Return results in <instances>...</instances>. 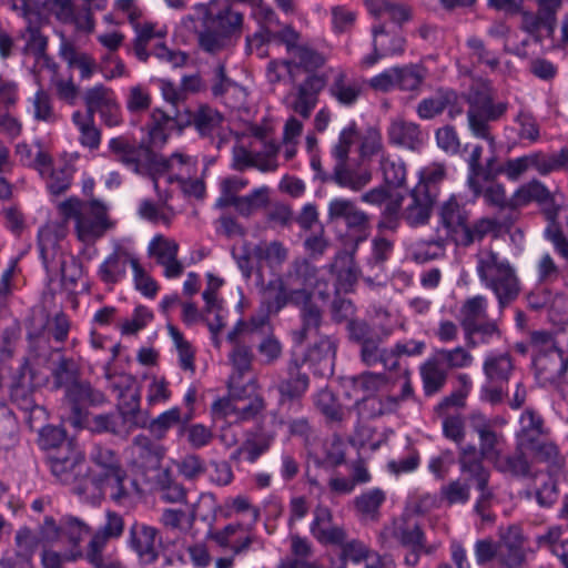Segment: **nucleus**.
<instances>
[{
	"instance_id": "obj_1",
	"label": "nucleus",
	"mask_w": 568,
	"mask_h": 568,
	"mask_svg": "<svg viewBox=\"0 0 568 568\" xmlns=\"http://www.w3.org/2000/svg\"><path fill=\"white\" fill-rule=\"evenodd\" d=\"M108 148L116 162L138 175L150 178L155 189L161 179L173 183L176 178L190 175L196 165V160L183 152H175L164 159L149 145L131 141L124 135L112 138Z\"/></svg>"
},
{
	"instance_id": "obj_2",
	"label": "nucleus",
	"mask_w": 568,
	"mask_h": 568,
	"mask_svg": "<svg viewBox=\"0 0 568 568\" xmlns=\"http://www.w3.org/2000/svg\"><path fill=\"white\" fill-rule=\"evenodd\" d=\"M194 13L183 18L185 27L195 19L202 20V29L196 30L200 48L211 54H217L232 45V37L240 33L243 24L242 13L226 8L216 14H212L209 7L199 3Z\"/></svg>"
},
{
	"instance_id": "obj_3",
	"label": "nucleus",
	"mask_w": 568,
	"mask_h": 568,
	"mask_svg": "<svg viewBox=\"0 0 568 568\" xmlns=\"http://www.w3.org/2000/svg\"><path fill=\"white\" fill-rule=\"evenodd\" d=\"M475 258L480 283L495 294L500 308L517 298L520 282L515 267L506 257L490 248H481Z\"/></svg>"
},
{
	"instance_id": "obj_4",
	"label": "nucleus",
	"mask_w": 568,
	"mask_h": 568,
	"mask_svg": "<svg viewBox=\"0 0 568 568\" xmlns=\"http://www.w3.org/2000/svg\"><path fill=\"white\" fill-rule=\"evenodd\" d=\"M313 294L307 290H286L281 286V292L270 297L267 308L270 312H280L286 305H294L301 310L300 317L302 322L301 328L292 333L293 341L297 345L324 333L323 313L321 308L312 303Z\"/></svg>"
},
{
	"instance_id": "obj_5",
	"label": "nucleus",
	"mask_w": 568,
	"mask_h": 568,
	"mask_svg": "<svg viewBox=\"0 0 568 568\" xmlns=\"http://www.w3.org/2000/svg\"><path fill=\"white\" fill-rule=\"evenodd\" d=\"M58 227L48 224L39 231V247L43 264L49 274H59L63 287L73 292L82 277V264L73 255L63 252L59 246Z\"/></svg>"
},
{
	"instance_id": "obj_6",
	"label": "nucleus",
	"mask_w": 568,
	"mask_h": 568,
	"mask_svg": "<svg viewBox=\"0 0 568 568\" xmlns=\"http://www.w3.org/2000/svg\"><path fill=\"white\" fill-rule=\"evenodd\" d=\"M90 460L93 466L90 471L88 470L89 487L93 486L101 493L109 491L110 497L115 501L126 498L129 495L125 485L126 471L118 455L110 448L94 446Z\"/></svg>"
},
{
	"instance_id": "obj_7",
	"label": "nucleus",
	"mask_w": 568,
	"mask_h": 568,
	"mask_svg": "<svg viewBox=\"0 0 568 568\" xmlns=\"http://www.w3.org/2000/svg\"><path fill=\"white\" fill-rule=\"evenodd\" d=\"M60 211L65 219L75 221L77 237L85 244L94 243L112 227L105 205L95 200L71 197L60 204Z\"/></svg>"
},
{
	"instance_id": "obj_8",
	"label": "nucleus",
	"mask_w": 568,
	"mask_h": 568,
	"mask_svg": "<svg viewBox=\"0 0 568 568\" xmlns=\"http://www.w3.org/2000/svg\"><path fill=\"white\" fill-rule=\"evenodd\" d=\"M51 474L62 484L72 486L78 495L89 493L88 468L83 454L72 444L48 454Z\"/></svg>"
},
{
	"instance_id": "obj_9",
	"label": "nucleus",
	"mask_w": 568,
	"mask_h": 568,
	"mask_svg": "<svg viewBox=\"0 0 568 568\" xmlns=\"http://www.w3.org/2000/svg\"><path fill=\"white\" fill-rule=\"evenodd\" d=\"M469 110L467 112L469 129L476 138L488 141L495 145V139L489 131V121H497L507 111V103H494L489 89L486 85L473 88L468 95Z\"/></svg>"
},
{
	"instance_id": "obj_10",
	"label": "nucleus",
	"mask_w": 568,
	"mask_h": 568,
	"mask_svg": "<svg viewBox=\"0 0 568 568\" xmlns=\"http://www.w3.org/2000/svg\"><path fill=\"white\" fill-rule=\"evenodd\" d=\"M534 366L536 377L542 385L555 384L568 372V359L547 333H534Z\"/></svg>"
},
{
	"instance_id": "obj_11",
	"label": "nucleus",
	"mask_w": 568,
	"mask_h": 568,
	"mask_svg": "<svg viewBox=\"0 0 568 568\" xmlns=\"http://www.w3.org/2000/svg\"><path fill=\"white\" fill-rule=\"evenodd\" d=\"M281 286L286 290H316L321 297L327 295L328 282L322 271L312 265L305 258H297L292 262L285 276L277 281L270 282L265 288L267 301L281 292Z\"/></svg>"
},
{
	"instance_id": "obj_12",
	"label": "nucleus",
	"mask_w": 568,
	"mask_h": 568,
	"mask_svg": "<svg viewBox=\"0 0 568 568\" xmlns=\"http://www.w3.org/2000/svg\"><path fill=\"white\" fill-rule=\"evenodd\" d=\"M103 392L87 382H74L65 389L62 418L74 428H81L88 417L89 406H101L106 403Z\"/></svg>"
},
{
	"instance_id": "obj_13",
	"label": "nucleus",
	"mask_w": 568,
	"mask_h": 568,
	"mask_svg": "<svg viewBox=\"0 0 568 568\" xmlns=\"http://www.w3.org/2000/svg\"><path fill=\"white\" fill-rule=\"evenodd\" d=\"M439 225L445 232V242L450 240L457 245L468 246L471 237L468 233L469 212L455 196L443 202L438 210Z\"/></svg>"
},
{
	"instance_id": "obj_14",
	"label": "nucleus",
	"mask_w": 568,
	"mask_h": 568,
	"mask_svg": "<svg viewBox=\"0 0 568 568\" xmlns=\"http://www.w3.org/2000/svg\"><path fill=\"white\" fill-rule=\"evenodd\" d=\"M497 424H504L500 418H489L483 413L475 412L469 416V425L478 436L480 457L494 463L503 453L506 444L501 432L496 430Z\"/></svg>"
},
{
	"instance_id": "obj_15",
	"label": "nucleus",
	"mask_w": 568,
	"mask_h": 568,
	"mask_svg": "<svg viewBox=\"0 0 568 568\" xmlns=\"http://www.w3.org/2000/svg\"><path fill=\"white\" fill-rule=\"evenodd\" d=\"M70 329L68 317L58 313L53 317H49L44 310L33 312L30 320L28 336L38 351L45 348L48 338L53 337L55 342L67 339Z\"/></svg>"
},
{
	"instance_id": "obj_16",
	"label": "nucleus",
	"mask_w": 568,
	"mask_h": 568,
	"mask_svg": "<svg viewBox=\"0 0 568 568\" xmlns=\"http://www.w3.org/2000/svg\"><path fill=\"white\" fill-rule=\"evenodd\" d=\"M327 217L332 222H344L348 230L363 234L362 240L366 239L371 226V217L352 200L345 197L333 199L328 203Z\"/></svg>"
},
{
	"instance_id": "obj_17",
	"label": "nucleus",
	"mask_w": 568,
	"mask_h": 568,
	"mask_svg": "<svg viewBox=\"0 0 568 568\" xmlns=\"http://www.w3.org/2000/svg\"><path fill=\"white\" fill-rule=\"evenodd\" d=\"M32 377L27 374L26 368L14 376L10 386L11 402L26 414V419L32 427L33 420H40L45 416L43 407L36 404L33 398Z\"/></svg>"
},
{
	"instance_id": "obj_18",
	"label": "nucleus",
	"mask_w": 568,
	"mask_h": 568,
	"mask_svg": "<svg viewBox=\"0 0 568 568\" xmlns=\"http://www.w3.org/2000/svg\"><path fill=\"white\" fill-rule=\"evenodd\" d=\"M325 85V79L317 74L308 75L295 91L286 97L287 106L304 119L311 116L318 101V93Z\"/></svg>"
},
{
	"instance_id": "obj_19",
	"label": "nucleus",
	"mask_w": 568,
	"mask_h": 568,
	"mask_svg": "<svg viewBox=\"0 0 568 568\" xmlns=\"http://www.w3.org/2000/svg\"><path fill=\"white\" fill-rule=\"evenodd\" d=\"M48 10L61 23L71 24L77 31L90 33L94 20L88 7L75 8L72 0H48Z\"/></svg>"
},
{
	"instance_id": "obj_20",
	"label": "nucleus",
	"mask_w": 568,
	"mask_h": 568,
	"mask_svg": "<svg viewBox=\"0 0 568 568\" xmlns=\"http://www.w3.org/2000/svg\"><path fill=\"white\" fill-rule=\"evenodd\" d=\"M436 193L426 187L425 184H417L409 194V203L403 211L404 221L412 227L428 223Z\"/></svg>"
},
{
	"instance_id": "obj_21",
	"label": "nucleus",
	"mask_w": 568,
	"mask_h": 568,
	"mask_svg": "<svg viewBox=\"0 0 568 568\" xmlns=\"http://www.w3.org/2000/svg\"><path fill=\"white\" fill-rule=\"evenodd\" d=\"M179 244L164 235H155L148 247V253L155 258L158 264L164 267V276L179 277L183 273V265L178 260Z\"/></svg>"
},
{
	"instance_id": "obj_22",
	"label": "nucleus",
	"mask_w": 568,
	"mask_h": 568,
	"mask_svg": "<svg viewBox=\"0 0 568 568\" xmlns=\"http://www.w3.org/2000/svg\"><path fill=\"white\" fill-rule=\"evenodd\" d=\"M387 138L390 144L408 149L410 151H419L426 140L419 125L406 121L403 118L393 119L387 128Z\"/></svg>"
},
{
	"instance_id": "obj_23",
	"label": "nucleus",
	"mask_w": 568,
	"mask_h": 568,
	"mask_svg": "<svg viewBox=\"0 0 568 568\" xmlns=\"http://www.w3.org/2000/svg\"><path fill=\"white\" fill-rule=\"evenodd\" d=\"M310 529L313 537L324 545H339L346 539L345 530L333 524V514L327 507L315 508Z\"/></svg>"
},
{
	"instance_id": "obj_24",
	"label": "nucleus",
	"mask_w": 568,
	"mask_h": 568,
	"mask_svg": "<svg viewBox=\"0 0 568 568\" xmlns=\"http://www.w3.org/2000/svg\"><path fill=\"white\" fill-rule=\"evenodd\" d=\"M275 434L264 429L247 432L243 443L231 455L232 460L243 458L250 464H254L261 456L266 454L273 442Z\"/></svg>"
},
{
	"instance_id": "obj_25",
	"label": "nucleus",
	"mask_w": 568,
	"mask_h": 568,
	"mask_svg": "<svg viewBox=\"0 0 568 568\" xmlns=\"http://www.w3.org/2000/svg\"><path fill=\"white\" fill-rule=\"evenodd\" d=\"M158 530L154 527L138 524L130 528V546L139 556L141 562L149 565L158 559Z\"/></svg>"
},
{
	"instance_id": "obj_26",
	"label": "nucleus",
	"mask_w": 568,
	"mask_h": 568,
	"mask_svg": "<svg viewBox=\"0 0 568 568\" xmlns=\"http://www.w3.org/2000/svg\"><path fill=\"white\" fill-rule=\"evenodd\" d=\"M133 262L138 260L126 247L115 245L113 252L100 265L98 275L105 284H115L125 276L128 264L133 268Z\"/></svg>"
},
{
	"instance_id": "obj_27",
	"label": "nucleus",
	"mask_w": 568,
	"mask_h": 568,
	"mask_svg": "<svg viewBox=\"0 0 568 568\" xmlns=\"http://www.w3.org/2000/svg\"><path fill=\"white\" fill-rule=\"evenodd\" d=\"M229 358L233 367L229 379V389L233 396L241 397L240 385H242L243 376L252 369L254 355L250 346L236 343Z\"/></svg>"
},
{
	"instance_id": "obj_28",
	"label": "nucleus",
	"mask_w": 568,
	"mask_h": 568,
	"mask_svg": "<svg viewBox=\"0 0 568 568\" xmlns=\"http://www.w3.org/2000/svg\"><path fill=\"white\" fill-rule=\"evenodd\" d=\"M392 334V329L381 327V336L362 345L359 349L361 361L366 366H375L382 364L385 368L394 369L397 366L396 361H392V352L389 348L383 347L384 341Z\"/></svg>"
},
{
	"instance_id": "obj_29",
	"label": "nucleus",
	"mask_w": 568,
	"mask_h": 568,
	"mask_svg": "<svg viewBox=\"0 0 568 568\" xmlns=\"http://www.w3.org/2000/svg\"><path fill=\"white\" fill-rule=\"evenodd\" d=\"M273 40L284 43L291 53L296 50V47L302 45L298 44L300 33L286 26L278 32H272L271 30L256 32L253 37L247 38V47L251 52L256 50L257 54L263 57L265 55L263 45Z\"/></svg>"
},
{
	"instance_id": "obj_30",
	"label": "nucleus",
	"mask_w": 568,
	"mask_h": 568,
	"mask_svg": "<svg viewBox=\"0 0 568 568\" xmlns=\"http://www.w3.org/2000/svg\"><path fill=\"white\" fill-rule=\"evenodd\" d=\"M542 205V212L548 222L544 232L545 237L552 244L558 255L568 262V239L557 223L559 205L555 203L552 195L550 196V201Z\"/></svg>"
},
{
	"instance_id": "obj_31",
	"label": "nucleus",
	"mask_w": 568,
	"mask_h": 568,
	"mask_svg": "<svg viewBox=\"0 0 568 568\" xmlns=\"http://www.w3.org/2000/svg\"><path fill=\"white\" fill-rule=\"evenodd\" d=\"M59 36L61 39L59 48L61 59L65 61L70 68L79 69L82 79H90L98 69L94 59L84 52H79L75 45L65 38L63 32H60Z\"/></svg>"
},
{
	"instance_id": "obj_32",
	"label": "nucleus",
	"mask_w": 568,
	"mask_h": 568,
	"mask_svg": "<svg viewBox=\"0 0 568 568\" xmlns=\"http://www.w3.org/2000/svg\"><path fill=\"white\" fill-rule=\"evenodd\" d=\"M210 537L220 547L230 548L235 555L247 550L253 541L252 536L239 524H230L221 530L212 531Z\"/></svg>"
},
{
	"instance_id": "obj_33",
	"label": "nucleus",
	"mask_w": 568,
	"mask_h": 568,
	"mask_svg": "<svg viewBox=\"0 0 568 568\" xmlns=\"http://www.w3.org/2000/svg\"><path fill=\"white\" fill-rule=\"evenodd\" d=\"M310 378L306 373L301 371V364L297 361H291L287 367V377L277 385L281 400L296 399L302 397L307 390Z\"/></svg>"
},
{
	"instance_id": "obj_34",
	"label": "nucleus",
	"mask_w": 568,
	"mask_h": 568,
	"mask_svg": "<svg viewBox=\"0 0 568 568\" xmlns=\"http://www.w3.org/2000/svg\"><path fill=\"white\" fill-rule=\"evenodd\" d=\"M373 179L372 172L355 170L348 165V162L334 164L331 180L339 187L348 189L353 192H359L366 187Z\"/></svg>"
},
{
	"instance_id": "obj_35",
	"label": "nucleus",
	"mask_w": 568,
	"mask_h": 568,
	"mask_svg": "<svg viewBox=\"0 0 568 568\" xmlns=\"http://www.w3.org/2000/svg\"><path fill=\"white\" fill-rule=\"evenodd\" d=\"M313 339L314 342L308 347L305 358L312 364L332 372L336 357L337 341L328 334H323Z\"/></svg>"
},
{
	"instance_id": "obj_36",
	"label": "nucleus",
	"mask_w": 568,
	"mask_h": 568,
	"mask_svg": "<svg viewBox=\"0 0 568 568\" xmlns=\"http://www.w3.org/2000/svg\"><path fill=\"white\" fill-rule=\"evenodd\" d=\"M103 376L108 388L116 394L118 402L141 395L136 379L130 374L113 371L111 363L103 366Z\"/></svg>"
},
{
	"instance_id": "obj_37",
	"label": "nucleus",
	"mask_w": 568,
	"mask_h": 568,
	"mask_svg": "<svg viewBox=\"0 0 568 568\" xmlns=\"http://www.w3.org/2000/svg\"><path fill=\"white\" fill-rule=\"evenodd\" d=\"M419 373L423 382V388L427 396H432L440 392L448 377V371L436 355L432 356L420 365Z\"/></svg>"
},
{
	"instance_id": "obj_38",
	"label": "nucleus",
	"mask_w": 568,
	"mask_h": 568,
	"mask_svg": "<svg viewBox=\"0 0 568 568\" xmlns=\"http://www.w3.org/2000/svg\"><path fill=\"white\" fill-rule=\"evenodd\" d=\"M252 255L261 265L277 272L288 260V248L278 241L262 242L252 250Z\"/></svg>"
},
{
	"instance_id": "obj_39",
	"label": "nucleus",
	"mask_w": 568,
	"mask_h": 568,
	"mask_svg": "<svg viewBox=\"0 0 568 568\" xmlns=\"http://www.w3.org/2000/svg\"><path fill=\"white\" fill-rule=\"evenodd\" d=\"M331 95L341 104L349 106L356 103L363 92V85L338 71L329 85Z\"/></svg>"
},
{
	"instance_id": "obj_40",
	"label": "nucleus",
	"mask_w": 568,
	"mask_h": 568,
	"mask_svg": "<svg viewBox=\"0 0 568 568\" xmlns=\"http://www.w3.org/2000/svg\"><path fill=\"white\" fill-rule=\"evenodd\" d=\"M131 452L135 462L143 467H155L164 455V448L145 435L134 437Z\"/></svg>"
},
{
	"instance_id": "obj_41",
	"label": "nucleus",
	"mask_w": 568,
	"mask_h": 568,
	"mask_svg": "<svg viewBox=\"0 0 568 568\" xmlns=\"http://www.w3.org/2000/svg\"><path fill=\"white\" fill-rule=\"evenodd\" d=\"M116 410L121 414L124 426L131 434L136 428L148 427L150 415L141 408V395L121 399L116 404Z\"/></svg>"
},
{
	"instance_id": "obj_42",
	"label": "nucleus",
	"mask_w": 568,
	"mask_h": 568,
	"mask_svg": "<svg viewBox=\"0 0 568 568\" xmlns=\"http://www.w3.org/2000/svg\"><path fill=\"white\" fill-rule=\"evenodd\" d=\"M378 172L385 184L389 187H400L405 184L407 178V169L405 162L395 154H383L377 160Z\"/></svg>"
},
{
	"instance_id": "obj_43",
	"label": "nucleus",
	"mask_w": 568,
	"mask_h": 568,
	"mask_svg": "<svg viewBox=\"0 0 568 568\" xmlns=\"http://www.w3.org/2000/svg\"><path fill=\"white\" fill-rule=\"evenodd\" d=\"M481 457L475 446L463 448L459 457L460 468L476 480L480 493L487 490L488 471L485 469Z\"/></svg>"
},
{
	"instance_id": "obj_44",
	"label": "nucleus",
	"mask_w": 568,
	"mask_h": 568,
	"mask_svg": "<svg viewBox=\"0 0 568 568\" xmlns=\"http://www.w3.org/2000/svg\"><path fill=\"white\" fill-rule=\"evenodd\" d=\"M551 193L538 180H531L519 186L510 197V209L525 206L530 202L546 204L550 201Z\"/></svg>"
},
{
	"instance_id": "obj_45",
	"label": "nucleus",
	"mask_w": 568,
	"mask_h": 568,
	"mask_svg": "<svg viewBox=\"0 0 568 568\" xmlns=\"http://www.w3.org/2000/svg\"><path fill=\"white\" fill-rule=\"evenodd\" d=\"M359 139L357 124L352 121L343 128L335 141L332 142L329 154L334 160V164L348 162L352 148Z\"/></svg>"
},
{
	"instance_id": "obj_46",
	"label": "nucleus",
	"mask_w": 568,
	"mask_h": 568,
	"mask_svg": "<svg viewBox=\"0 0 568 568\" xmlns=\"http://www.w3.org/2000/svg\"><path fill=\"white\" fill-rule=\"evenodd\" d=\"M351 381L354 392L361 394L363 399H368L373 404L377 403L378 405L381 400H377L373 396L384 389L388 384V378L385 374L373 372L362 373L352 377Z\"/></svg>"
},
{
	"instance_id": "obj_47",
	"label": "nucleus",
	"mask_w": 568,
	"mask_h": 568,
	"mask_svg": "<svg viewBox=\"0 0 568 568\" xmlns=\"http://www.w3.org/2000/svg\"><path fill=\"white\" fill-rule=\"evenodd\" d=\"M468 185L475 196H483L485 203L490 206L498 209L510 207V199L506 195V190L503 184L497 182H487L485 186H481L478 179L475 176H468Z\"/></svg>"
},
{
	"instance_id": "obj_48",
	"label": "nucleus",
	"mask_w": 568,
	"mask_h": 568,
	"mask_svg": "<svg viewBox=\"0 0 568 568\" xmlns=\"http://www.w3.org/2000/svg\"><path fill=\"white\" fill-rule=\"evenodd\" d=\"M393 535L404 547L425 549L424 532L420 526L415 521L405 519L395 521Z\"/></svg>"
},
{
	"instance_id": "obj_49",
	"label": "nucleus",
	"mask_w": 568,
	"mask_h": 568,
	"mask_svg": "<svg viewBox=\"0 0 568 568\" xmlns=\"http://www.w3.org/2000/svg\"><path fill=\"white\" fill-rule=\"evenodd\" d=\"M487 308L488 302L485 296L476 295L467 298L459 310V318L463 328H468L488 320Z\"/></svg>"
},
{
	"instance_id": "obj_50",
	"label": "nucleus",
	"mask_w": 568,
	"mask_h": 568,
	"mask_svg": "<svg viewBox=\"0 0 568 568\" xmlns=\"http://www.w3.org/2000/svg\"><path fill=\"white\" fill-rule=\"evenodd\" d=\"M191 419V414H187L183 417L179 407H172L161 413L158 417L149 419L148 428L156 438L161 439L173 426L180 424L181 422H183L185 425Z\"/></svg>"
},
{
	"instance_id": "obj_51",
	"label": "nucleus",
	"mask_w": 568,
	"mask_h": 568,
	"mask_svg": "<svg viewBox=\"0 0 568 568\" xmlns=\"http://www.w3.org/2000/svg\"><path fill=\"white\" fill-rule=\"evenodd\" d=\"M373 47L386 55L402 54L405 50V39L398 34L388 33L384 26H374Z\"/></svg>"
},
{
	"instance_id": "obj_52",
	"label": "nucleus",
	"mask_w": 568,
	"mask_h": 568,
	"mask_svg": "<svg viewBox=\"0 0 568 568\" xmlns=\"http://www.w3.org/2000/svg\"><path fill=\"white\" fill-rule=\"evenodd\" d=\"M456 99L453 91L439 90L430 98L422 100L417 105L419 118L429 120L440 114Z\"/></svg>"
},
{
	"instance_id": "obj_53",
	"label": "nucleus",
	"mask_w": 568,
	"mask_h": 568,
	"mask_svg": "<svg viewBox=\"0 0 568 568\" xmlns=\"http://www.w3.org/2000/svg\"><path fill=\"white\" fill-rule=\"evenodd\" d=\"M331 271L336 272L337 284L344 291L349 290L356 283L359 275V270L349 254L338 255L331 265Z\"/></svg>"
},
{
	"instance_id": "obj_54",
	"label": "nucleus",
	"mask_w": 568,
	"mask_h": 568,
	"mask_svg": "<svg viewBox=\"0 0 568 568\" xmlns=\"http://www.w3.org/2000/svg\"><path fill=\"white\" fill-rule=\"evenodd\" d=\"M114 101L115 95L113 90L103 84L89 88L83 93V102L87 106V111L93 115L97 112L100 113Z\"/></svg>"
},
{
	"instance_id": "obj_55",
	"label": "nucleus",
	"mask_w": 568,
	"mask_h": 568,
	"mask_svg": "<svg viewBox=\"0 0 568 568\" xmlns=\"http://www.w3.org/2000/svg\"><path fill=\"white\" fill-rule=\"evenodd\" d=\"M513 369L508 354L490 355L484 362V372L490 382H507Z\"/></svg>"
},
{
	"instance_id": "obj_56",
	"label": "nucleus",
	"mask_w": 568,
	"mask_h": 568,
	"mask_svg": "<svg viewBox=\"0 0 568 568\" xmlns=\"http://www.w3.org/2000/svg\"><path fill=\"white\" fill-rule=\"evenodd\" d=\"M521 448L523 447L519 446L518 450L514 455L501 454L493 465L497 470L507 475L516 477L527 476L530 467L521 452Z\"/></svg>"
},
{
	"instance_id": "obj_57",
	"label": "nucleus",
	"mask_w": 568,
	"mask_h": 568,
	"mask_svg": "<svg viewBox=\"0 0 568 568\" xmlns=\"http://www.w3.org/2000/svg\"><path fill=\"white\" fill-rule=\"evenodd\" d=\"M314 405L329 422L339 423L345 417V410L335 395L327 388L321 389L314 396Z\"/></svg>"
},
{
	"instance_id": "obj_58",
	"label": "nucleus",
	"mask_w": 568,
	"mask_h": 568,
	"mask_svg": "<svg viewBox=\"0 0 568 568\" xmlns=\"http://www.w3.org/2000/svg\"><path fill=\"white\" fill-rule=\"evenodd\" d=\"M542 434V419L531 409H526L520 417L519 445L534 444Z\"/></svg>"
},
{
	"instance_id": "obj_59",
	"label": "nucleus",
	"mask_w": 568,
	"mask_h": 568,
	"mask_svg": "<svg viewBox=\"0 0 568 568\" xmlns=\"http://www.w3.org/2000/svg\"><path fill=\"white\" fill-rule=\"evenodd\" d=\"M222 115L207 105H201L195 111L194 128L202 136L212 135L222 123Z\"/></svg>"
},
{
	"instance_id": "obj_60",
	"label": "nucleus",
	"mask_w": 568,
	"mask_h": 568,
	"mask_svg": "<svg viewBox=\"0 0 568 568\" xmlns=\"http://www.w3.org/2000/svg\"><path fill=\"white\" fill-rule=\"evenodd\" d=\"M92 427L100 433H111L118 437L126 438L130 434L124 426L119 412L111 414H100L92 418Z\"/></svg>"
},
{
	"instance_id": "obj_61",
	"label": "nucleus",
	"mask_w": 568,
	"mask_h": 568,
	"mask_svg": "<svg viewBox=\"0 0 568 568\" xmlns=\"http://www.w3.org/2000/svg\"><path fill=\"white\" fill-rule=\"evenodd\" d=\"M535 496L541 507H550L557 500V483L548 473H539L536 476Z\"/></svg>"
},
{
	"instance_id": "obj_62",
	"label": "nucleus",
	"mask_w": 568,
	"mask_h": 568,
	"mask_svg": "<svg viewBox=\"0 0 568 568\" xmlns=\"http://www.w3.org/2000/svg\"><path fill=\"white\" fill-rule=\"evenodd\" d=\"M270 190L266 186L257 187L245 196H240L234 207L243 215L248 216L256 210L265 206L268 202Z\"/></svg>"
},
{
	"instance_id": "obj_63",
	"label": "nucleus",
	"mask_w": 568,
	"mask_h": 568,
	"mask_svg": "<svg viewBox=\"0 0 568 568\" xmlns=\"http://www.w3.org/2000/svg\"><path fill=\"white\" fill-rule=\"evenodd\" d=\"M467 344L475 347L478 343H488L491 338L499 337L500 332L494 321H483L468 328H465Z\"/></svg>"
},
{
	"instance_id": "obj_64",
	"label": "nucleus",
	"mask_w": 568,
	"mask_h": 568,
	"mask_svg": "<svg viewBox=\"0 0 568 568\" xmlns=\"http://www.w3.org/2000/svg\"><path fill=\"white\" fill-rule=\"evenodd\" d=\"M247 181L239 176H229L221 181V195L216 200V206L220 209L234 206L240 196L236 194L247 185Z\"/></svg>"
}]
</instances>
